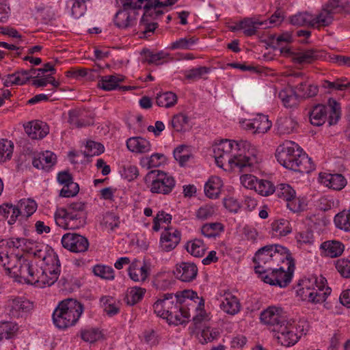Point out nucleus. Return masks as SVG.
<instances>
[{"label":"nucleus","mask_w":350,"mask_h":350,"mask_svg":"<svg viewBox=\"0 0 350 350\" xmlns=\"http://www.w3.org/2000/svg\"><path fill=\"white\" fill-rule=\"evenodd\" d=\"M250 148L251 144L247 141L223 139L213 147L215 162L220 167L228 163L232 169L250 172L258 163L256 150Z\"/></svg>","instance_id":"f257e3e1"},{"label":"nucleus","mask_w":350,"mask_h":350,"mask_svg":"<svg viewBox=\"0 0 350 350\" xmlns=\"http://www.w3.org/2000/svg\"><path fill=\"white\" fill-rule=\"evenodd\" d=\"M46 265L38 267L32 261L25 258L18 259V277L29 284H38L40 286H51L58 279L60 273V262L53 255L44 259Z\"/></svg>","instance_id":"f03ea898"},{"label":"nucleus","mask_w":350,"mask_h":350,"mask_svg":"<svg viewBox=\"0 0 350 350\" xmlns=\"http://www.w3.org/2000/svg\"><path fill=\"white\" fill-rule=\"evenodd\" d=\"M275 157L280 165L295 172L310 173L315 170V165L311 158L303 152L297 144L292 141H286L278 146Z\"/></svg>","instance_id":"7ed1b4c3"},{"label":"nucleus","mask_w":350,"mask_h":350,"mask_svg":"<svg viewBox=\"0 0 350 350\" xmlns=\"http://www.w3.org/2000/svg\"><path fill=\"white\" fill-rule=\"evenodd\" d=\"M197 304L198 308L204 306V299L198 296L196 292L191 290H185L173 293L162 295L153 304L154 313L163 319H165L170 314V312L176 308L178 304H185L187 306H191L192 304Z\"/></svg>","instance_id":"20e7f679"},{"label":"nucleus","mask_w":350,"mask_h":350,"mask_svg":"<svg viewBox=\"0 0 350 350\" xmlns=\"http://www.w3.org/2000/svg\"><path fill=\"white\" fill-rule=\"evenodd\" d=\"M291 256L289 250L280 245H267L259 249L255 254L253 261L254 270L258 277L278 266Z\"/></svg>","instance_id":"39448f33"},{"label":"nucleus","mask_w":350,"mask_h":350,"mask_svg":"<svg viewBox=\"0 0 350 350\" xmlns=\"http://www.w3.org/2000/svg\"><path fill=\"white\" fill-rule=\"evenodd\" d=\"M326 284L327 280L322 275H312L303 279L299 283L297 296L302 301L310 303L323 302L332 291Z\"/></svg>","instance_id":"423d86ee"},{"label":"nucleus","mask_w":350,"mask_h":350,"mask_svg":"<svg viewBox=\"0 0 350 350\" xmlns=\"http://www.w3.org/2000/svg\"><path fill=\"white\" fill-rule=\"evenodd\" d=\"M83 312V306L80 302L74 299H64L53 311V323L59 329H66L75 325Z\"/></svg>","instance_id":"0eeeda50"},{"label":"nucleus","mask_w":350,"mask_h":350,"mask_svg":"<svg viewBox=\"0 0 350 350\" xmlns=\"http://www.w3.org/2000/svg\"><path fill=\"white\" fill-rule=\"evenodd\" d=\"M87 215L85 203L75 202L70 204L66 208L57 209L55 213V219L57 224L62 220L66 228L78 229L86 224Z\"/></svg>","instance_id":"6e6552de"},{"label":"nucleus","mask_w":350,"mask_h":350,"mask_svg":"<svg viewBox=\"0 0 350 350\" xmlns=\"http://www.w3.org/2000/svg\"><path fill=\"white\" fill-rule=\"evenodd\" d=\"M295 270V262L292 256L280 262L278 266L273 267L270 271L262 273L259 278L265 283L280 288L286 287L291 282Z\"/></svg>","instance_id":"1a4fd4ad"},{"label":"nucleus","mask_w":350,"mask_h":350,"mask_svg":"<svg viewBox=\"0 0 350 350\" xmlns=\"http://www.w3.org/2000/svg\"><path fill=\"white\" fill-rule=\"evenodd\" d=\"M350 12V2L345 0H329L320 12L313 15L312 27L321 29L330 25L336 14Z\"/></svg>","instance_id":"9d476101"},{"label":"nucleus","mask_w":350,"mask_h":350,"mask_svg":"<svg viewBox=\"0 0 350 350\" xmlns=\"http://www.w3.org/2000/svg\"><path fill=\"white\" fill-rule=\"evenodd\" d=\"M328 113L329 124H336L340 118V107L339 103L333 98L328 100L327 105L319 104L312 107L309 113L310 123L317 126L323 125L325 122Z\"/></svg>","instance_id":"9b49d317"},{"label":"nucleus","mask_w":350,"mask_h":350,"mask_svg":"<svg viewBox=\"0 0 350 350\" xmlns=\"http://www.w3.org/2000/svg\"><path fill=\"white\" fill-rule=\"evenodd\" d=\"M144 180L153 193L167 195L175 187L174 178L161 170L149 172L145 176Z\"/></svg>","instance_id":"f8f14e48"},{"label":"nucleus","mask_w":350,"mask_h":350,"mask_svg":"<svg viewBox=\"0 0 350 350\" xmlns=\"http://www.w3.org/2000/svg\"><path fill=\"white\" fill-rule=\"evenodd\" d=\"M123 9L119 10L114 17V23L119 28L133 26L138 16L137 10L144 7V0H121Z\"/></svg>","instance_id":"ddd939ff"},{"label":"nucleus","mask_w":350,"mask_h":350,"mask_svg":"<svg viewBox=\"0 0 350 350\" xmlns=\"http://www.w3.org/2000/svg\"><path fill=\"white\" fill-rule=\"evenodd\" d=\"M273 332L278 342L286 347L293 346L300 338L297 324L293 319H287L282 324L276 325Z\"/></svg>","instance_id":"4468645a"},{"label":"nucleus","mask_w":350,"mask_h":350,"mask_svg":"<svg viewBox=\"0 0 350 350\" xmlns=\"http://www.w3.org/2000/svg\"><path fill=\"white\" fill-rule=\"evenodd\" d=\"M33 303L24 297L9 299L5 305L7 314L14 319L22 318L33 309Z\"/></svg>","instance_id":"2eb2a0df"},{"label":"nucleus","mask_w":350,"mask_h":350,"mask_svg":"<svg viewBox=\"0 0 350 350\" xmlns=\"http://www.w3.org/2000/svg\"><path fill=\"white\" fill-rule=\"evenodd\" d=\"M280 53L284 56L291 57L293 62L298 64H311L316 60L320 59L323 56V52L315 49L292 52L289 48L282 47Z\"/></svg>","instance_id":"dca6fc26"},{"label":"nucleus","mask_w":350,"mask_h":350,"mask_svg":"<svg viewBox=\"0 0 350 350\" xmlns=\"http://www.w3.org/2000/svg\"><path fill=\"white\" fill-rule=\"evenodd\" d=\"M275 191L278 198L286 201V206L291 211L296 213L302 210L301 203L291 186L288 184H280L276 187Z\"/></svg>","instance_id":"f3484780"},{"label":"nucleus","mask_w":350,"mask_h":350,"mask_svg":"<svg viewBox=\"0 0 350 350\" xmlns=\"http://www.w3.org/2000/svg\"><path fill=\"white\" fill-rule=\"evenodd\" d=\"M63 247L75 253L85 252L89 247L88 239L77 233H66L62 238Z\"/></svg>","instance_id":"a211bd4d"},{"label":"nucleus","mask_w":350,"mask_h":350,"mask_svg":"<svg viewBox=\"0 0 350 350\" xmlns=\"http://www.w3.org/2000/svg\"><path fill=\"white\" fill-rule=\"evenodd\" d=\"M288 319L284 315L282 310L274 306L269 307L260 314V320L267 325L273 326V331L276 325H280Z\"/></svg>","instance_id":"6ab92c4d"},{"label":"nucleus","mask_w":350,"mask_h":350,"mask_svg":"<svg viewBox=\"0 0 350 350\" xmlns=\"http://www.w3.org/2000/svg\"><path fill=\"white\" fill-rule=\"evenodd\" d=\"M198 271V267L193 262H181L176 264L174 273L177 279L189 282L196 279Z\"/></svg>","instance_id":"aec40b11"},{"label":"nucleus","mask_w":350,"mask_h":350,"mask_svg":"<svg viewBox=\"0 0 350 350\" xmlns=\"http://www.w3.org/2000/svg\"><path fill=\"white\" fill-rule=\"evenodd\" d=\"M180 232L176 229L167 228L161 234L160 247L165 252L174 250L180 241Z\"/></svg>","instance_id":"412c9836"},{"label":"nucleus","mask_w":350,"mask_h":350,"mask_svg":"<svg viewBox=\"0 0 350 350\" xmlns=\"http://www.w3.org/2000/svg\"><path fill=\"white\" fill-rule=\"evenodd\" d=\"M150 268L146 263L138 260H133L128 268V273L130 278L134 282H144L149 275Z\"/></svg>","instance_id":"4be33fe9"},{"label":"nucleus","mask_w":350,"mask_h":350,"mask_svg":"<svg viewBox=\"0 0 350 350\" xmlns=\"http://www.w3.org/2000/svg\"><path fill=\"white\" fill-rule=\"evenodd\" d=\"M320 182L334 190H341L347 184L345 177L340 174H319Z\"/></svg>","instance_id":"5701e85b"},{"label":"nucleus","mask_w":350,"mask_h":350,"mask_svg":"<svg viewBox=\"0 0 350 350\" xmlns=\"http://www.w3.org/2000/svg\"><path fill=\"white\" fill-rule=\"evenodd\" d=\"M276 124L280 135H288L296 132L299 126L296 118L292 116L280 117Z\"/></svg>","instance_id":"b1692460"},{"label":"nucleus","mask_w":350,"mask_h":350,"mask_svg":"<svg viewBox=\"0 0 350 350\" xmlns=\"http://www.w3.org/2000/svg\"><path fill=\"white\" fill-rule=\"evenodd\" d=\"M56 162V156L51 151L38 154L32 161L33 165L38 169L49 170Z\"/></svg>","instance_id":"393cba45"},{"label":"nucleus","mask_w":350,"mask_h":350,"mask_svg":"<svg viewBox=\"0 0 350 350\" xmlns=\"http://www.w3.org/2000/svg\"><path fill=\"white\" fill-rule=\"evenodd\" d=\"M248 130H254V133H265L271 127V122L267 116L260 115L245 124Z\"/></svg>","instance_id":"a878e982"},{"label":"nucleus","mask_w":350,"mask_h":350,"mask_svg":"<svg viewBox=\"0 0 350 350\" xmlns=\"http://www.w3.org/2000/svg\"><path fill=\"white\" fill-rule=\"evenodd\" d=\"M126 146L129 150L133 152L145 153L151 149V144L145 138L133 137L126 141Z\"/></svg>","instance_id":"bb28decb"},{"label":"nucleus","mask_w":350,"mask_h":350,"mask_svg":"<svg viewBox=\"0 0 350 350\" xmlns=\"http://www.w3.org/2000/svg\"><path fill=\"white\" fill-rule=\"evenodd\" d=\"M220 308L224 312L234 315L240 311L241 304L236 296L231 293H225L224 299L221 303Z\"/></svg>","instance_id":"cd10ccee"},{"label":"nucleus","mask_w":350,"mask_h":350,"mask_svg":"<svg viewBox=\"0 0 350 350\" xmlns=\"http://www.w3.org/2000/svg\"><path fill=\"white\" fill-rule=\"evenodd\" d=\"M181 305L178 304L176 308L171 311L170 314L165 318L169 324L178 325L187 321L189 318V311Z\"/></svg>","instance_id":"c85d7f7f"},{"label":"nucleus","mask_w":350,"mask_h":350,"mask_svg":"<svg viewBox=\"0 0 350 350\" xmlns=\"http://www.w3.org/2000/svg\"><path fill=\"white\" fill-rule=\"evenodd\" d=\"M25 131L33 139H42L47 134V131L42 128V123L39 122H29L25 126Z\"/></svg>","instance_id":"c756f323"},{"label":"nucleus","mask_w":350,"mask_h":350,"mask_svg":"<svg viewBox=\"0 0 350 350\" xmlns=\"http://www.w3.org/2000/svg\"><path fill=\"white\" fill-rule=\"evenodd\" d=\"M221 186V180L219 177H211L204 186L206 196L209 198H217L220 193Z\"/></svg>","instance_id":"7c9ffc66"},{"label":"nucleus","mask_w":350,"mask_h":350,"mask_svg":"<svg viewBox=\"0 0 350 350\" xmlns=\"http://www.w3.org/2000/svg\"><path fill=\"white\" fill-rule=\"evenodd\" d=\"M321 247L325 251V254L331 258L337 257L344 251V245L339 241H329L321 244Z\"/></svg>","instance_id":"2f4dec72"},{"label":"nucleus","mask_w":350,"mask_h":350,"mask_svg":"<svg viewBox=\"0 0 350 350\" xmlns=\"http://www.w3.org/2000/svg\"><path fill=\"white\" fill-rule=\"evenodd\" d=\"M211 72V68L206 66H200L193 68L184 72L185 79L189 81H196L200 79H206L204 76Z\"/></svg>","instance_id":"473e14b6"},{"label":"nucleus","mask_w":350,"mask_h":350,"mask_svg":"<svg viewBox=\"0 0 350 350\" xmlns=\"http://www.w3.org/2000/svg\"><path fill=\"white\" fill-rule=\"evenodd\" d=\"M177 96L172 92H165L157 94L156 103L159 107L170 108L174 106L177 103Z\"/></svg>","instance_id":"72a5a7b5"},{"label":"nucleus","mask_w":350,"mask_h":350,"mask_svg":"<svg viewBox=\"0 0 350 350\" xmlns=\"http://www.w3.org/2000/svg\"><path fill=\"white\" fill-rule=\"evenodd\" d=\"M19 215L21 217H29L37 209L36 202L31 199H23L21 200L17 205Z\"/></svg>","instance_id":"f704fd0d"},{"label":"nucleus","mask_w":350,"mask_h":350,"mask_svg":"<svg viewBox=\"0 0 350 350\" xmlns=\"http://www.w3.org/2000/svg\"><path fill=\"white\" fill-rule=\"evenodd\" d=\"M146 289L141 287H133L127 290L124 301L128 305L134 306L144 297Z\"/></svg>","instance_id":"c9c22d12"},{"label":"nucleus","mask_w":350,"mask_h":350,"mask_svg":"<svg viewBox=\"0 0 350 350\" xmlns=\"http://www.w3.org/2000/svg\"><path fill=\"white\" fill-rule=\"evenodd\" d=\"M278 96L286 107H293L297 104V93L295 88L282 90Z\"/></svg>","instance_id":"e433bc0d"},{"label":"nucleus","mask_w":350,"mask_h":350,"mask_svg":"<svg viewBox=\"0 0 350 350\" xmlns=\"http://www.w3.org/2000/svg\"><path fill=\"white\" fill-rule=\"evenodd\" d=\"M28 245H33V242L24 238H11L7 240L0 241L1 247H8L9 248H21L26 251Z\"/></svg>","instance_id":"4c0bfd02"},{"label":"nucleus","mask_w":350,"mask_h":350,"mask_svg":"<svg viewBox=\"0 0 350 350\" xmlns=\"http://www.w3.org/2000/svg\"><path fill=\"white\" fill-rule=\"evenodd\" d=\"M295 88L296 89L297 96L304 98L315 96L319 92L318 85L314 84H308L306 82H301Z\"/></svg>","instance_id":"58836bf2"},{"label":"nucleus","mask_w":350,"mask_h":350,"mask_svg":"<svg viewBox=\"0 0 350 350\" xmlns=\"http://www.w3.org/2000/svg\"><path fill=\"white\" fill-rule=\"evenodd\" d=\"M334 221L338 228L350 232V210H344L336 214Z\"/></svg>","instance_id":"ea45409f"},{"label":"nucleus","mask_w":350,"mask_h":350,"mask_svg":"<svg viewBox=\"0 0 350 350\" xmlns=\"http://www.w3.org/2000/svg\"><path fill=\"white\" fill-rule=\"evenodd\" d=\"M19 212L17 206L11 204H3L0 206V215L9 218L8 222L10 225L16 222L17 217L20 216Z\"/></svg>","instance_id":"a19ab883"},{"label":"nucleus","mask_w":350,"mask_h":350,"mask_svg":"<svg viewBox=\"0 0 350 350\" xmlns=\"http://www.w3.org/2000/svg\"><path fill=\"white\" fill-rule=\"evenodd\" d=\"M186 250L195 257H202L206 250L203 241L198 239L189 241L186 245Z\"/></svg>","instance_id":"79ce46f5"},{"label":"nucleus","mask_w":350,"mask_h":350,"mask_svg":"<svg viewBox=\"0 0 350 350\" xmlns=\"http://www.w3.org/2000/svg\"><path fill=\"white\" fill-rule=\"evenodd\" d=\"M122 81V79L118 76H105L98 81V87L106 91H111L115 90L118 86V83Z\"/></svg>","instance_id":"37998d69"},{"label":"nucleus","mask_w":350,"mask_h":350,"mask_svg":"<svg viewBox=\"0 0 350 350\" xmlns=\"http://www.w3.org/2000/svg\"><path fill=\"white\" fill-rule=\"evenodd\" d=\"M263 24L264 22L254 20L251 18H245L241 21V28L246 36H252L256 34L257 29Z\"/></svg>","instance_id":"c03bdc74"},{"label":"nucleus","mask_w":350,"mask_h":350,"mask_svg":"<svg viewBox=\"0 0 350 350\" xmlns=\"http://www.w3.org/2000/svg\"><path fill=\"white\" fill-rule=\"evenodd\" d=\"M151 14L152 10L147 12L146 9H144V15L142 16L139 24L140 30L145 36L148 35L150 33L154 32V31L157 27V23H150L149 21L148 16H150Z\"/></svg>","instance_id":"a18cd8bd"},{"label":"nucleus","mask_w":350,"mask_h":350,"mask_svg":"<svg viewBox=\"0 0 350 350\" xmlns=\"http://www.w3.org/2000/svg\"><path fill=\"white\" fill-rule=\"evenodd\" d=\"M347 81V79L345 77L337 79L332 82L328 80H324L322 83V87L325 89H328L330 91H342L350 87V82Z\"/></svg>","instance_id":"49530a36"},{"label":"nucleus","mask_w":350,"mask_h":350,"mask_svg":"<svg viewBox=\"0 0 350 350\" xmlns=\"http://www.w3.org/2000/svg\"><path fill=\"white\" fill-rule=\"evenodd\" d=\"M291 23L298 26H308L312 27L313 15L308 12H300L291 17Z\"/></svg>","instance_id":"de8ad7c7"},{"label":"nucleus","mask_w":350,"mask_h":350,"mask_svg":"<svg viewBox=\"0 0 350 350\" xmlns=\"http://www.w3.org/2000/svg\"><path fill=\"white\" fill-rule=\"evenodd\" d=\"M14 144L7 139H0V163L10 160L12 156Z\"/></svg>","instance_id":"09e8293b"},{"label":"nucleus","mask_w":350,"mask_h":350,"mask_svg":"<svg viewBox=\"0 0 350 350\" xmlns=\"http://www.w3.org/2000/svg\"><path fill=\"white\" fill-rule=\"evenodd\" d=\"M224 230V226L221 223H208L202 226L201 232L208 238L215 237Z\"/></svg>","instance_id":"8fccbe9b"},{"label":"nucleus","mask_w":350,"mask_h":350,"mask_svg":"<svg viewBox=\"0 0 350 350\" xmlns=\"http://www.w3.org/2000/svg\"><path fill=\"white\" fill-rule=\"evenodd\" d=\"M141 55L143 56V62H146L149 64H154L157 65L159 64L160 61L165 57V54L163 51L154 53L149 49H146L142 51Z\"/></svg>","instance_id":"3c124183"},{"label":"nucleus","mask_w":350,"mask_h":350,"mask_svg":"<svg viewBox=\"0 0 350 350\" xmlns=\"http://www.w3.org/2000/svg\"><path fill=\"white\" fill-rule=\"evenodd\" d=\"M271 226L273 235L275 237H284L291 231L288 222L284 219L273 222Z\"/></svg>","instance_id":"603ef678"},{"label":"nucleus","mask_w":350,"mask_h":350,"mask_svg":"<svg viewBox=\"0 0 350 350\" xmlns=\"http://www.w3.org/2000/svg\"><path fill=\"white\" fill-rule=\"evenodd\" d=\"M198 40V38L194 36L180 38L171 44V49L191 50L192 46L197 43Z\"/></svg>","instance_id":"864d4df0"},{"label":"nucleus","mask_w":350,"mask_h":350,"mask_svg":"<svg viewBox=\"0 0 350 350\" xmlns=\"http://www.w3.org/2000/svg\"><path fill=\"white\" fill-rule=\"evenodd\" d=\"M93 272L96 276L105 280H112L115 278L113 269L109 266L96 265L93 268Z\"/></svg>","instance_id":"5fc2aeb1"},{"label":"nucleus","mask_w":350,"mask_h":350,"mask_svg":"<svg viewBox=\"0 0 350 350\" xmlns=\"http://www.w3.org/2000/svg\"><path fill=\"white\" fill-rule=\"evenodd\" d=\"M81 338L88 342H94L103 337V334L98 328H88L81 332Z\"/></svg>","instance_id":"6e6d98bb"},{"label":"nucleus","mask_w":350,"mask_h":350,"mask_svg":"<svg viewBox=\"0 0 350 350\" xmlns=\"http://www.w3.org/2000/svg\"><path fill=\"white\" fill-rule=\"evenodd\" d=\"M190 157L189 147L185 145H180L174 150V157L181 166L189 161Z\"/></svg>","instance_id":"4d7b16f0"},{"label":"nucleus","mask_w":350,"mask_h":350,"mask_svg":"<svg viewBox=\"0 0 350 350\" xmlns=\"http://www.w3.org/2000/svg\"><path fill=\"white\" fill-rule=\"evenodd\" d=\"M273 184L267 180L259 179L256 191L263 196H267L272 194L275 190Z\"/></svg>","instance_id":"13d9d810"},{"label":"nucleus","mask_w":350,"mask_h":350,"mask_svg":"<svg viewBox=\"0 0 350 350\" xmlns=\"http://www.w3.org/2000/svg\"><path fill=\"white\" fill-rule=\"evenodd\" d=\"M189 123V118L183 113H178L173 116L172 125L175 131L179 132L185 129Z\"/></svg>","instance_id":"bf43d9fd"},{"label":"nucleus","mask_w":350,"mask_h":350,"mask_svg":"<svg viewBox=\"0 0 350 350\" xmlns=\"http://www.w3.org/2000/svg\"><path fill=\"white\" fill-rule=\"evenodd\" d=\"M177 0H144V9H146V12L155 9L159 7H165L174 4Z\"/></svg>","instance_id":"052dcab7"},{"label":"nucleus","mask_w":350,"mask_h":350,"mask_svg":"<svg viewBox=\"0 0 350 350\" xmlns=\"http://www.w3.org/2000/svg\"><path fill=\"white\" fill-rule=\"evenodd\" d=\"M18 329L17 324L12 323H3L1 327L0 338L10 339Z\"/></svg>","instance_id":"680f3d73"},{"label":"nucleus","mask_w":350,"mask_h":350,"mask_svg":"<svg viewBox=\"0 0 350 350\" xmlns=\"http://www.w3.org/2000/svg\"><path fill=\"white\" fill-rule=\"evenodd\" d=\"M171 284V277L167 273H158L154 280V284L158 289H166Z\"/></svg>","instance_id":"e2e57ef3"},{"label":"nucleus","mask_w":350,"mask_h":350,"mask_svg":"<svg viewBox=\"0 0 350 350\" xmlns=\"http://www.w3.org/2000/svg\"><path fill=\"white\" fill-rule=\"evenodd\" d=\"M336 268L340 274L346 278H350V260L347 258H340L336 261Z\"/></svg>","instance_id":"0e129e2a"},{"label":"nucleus","mask_w":350,"mask_h":350,"mask_svg":"<svg viewBox=\"0 0 350 350\" xmlns=\"http://www.w3.org/2000/svg\"><path fill=\"white\" fill-rule=\"evenodd\" d=\"M172 220V215L170 214L166 213L164 211H159L157 214V216L154 218L153 220V230L157 232L160 230V223H170Z\"/></svg>","instance_id":"69168bd1"},{"label":"nucleus","mask_w":350,"mask_h":350,"mask_svg":"<svg viewBox=\"0 0 350 350\" xmlns=\"http://www.w3.org/2000/svg\"><path fill=\"white\" fill-rule=\"evenodd\" d=\"M165 156L163 154L155 153L152 154L150 157H146L144 161H146V165L148 168H153L160 166L165 162Z\"/></svg>","instance_id":"338daca9"},{"label":"nucleus","mask_w":350,"mask_h":350,"mask_svg":"<svg viewBox=\"0 0 350 350\" xmlns=\"http://www.w3.org/2000/svg\"><path fill=\"white\" fill-rule=\"evenodd\" d=\"M104 152V146L100 144L93 141L88 142L86 145V150L85 154L86 156L99 155Z\"/></svg>","instance_id":"774afa93"}]
</instances>
